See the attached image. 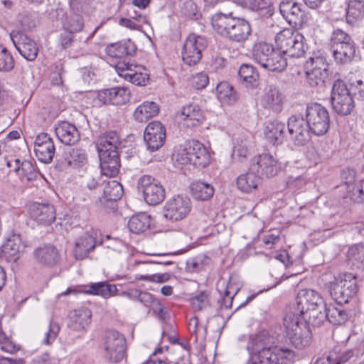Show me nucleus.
<instances>
[{
  "label": "nucleus",
  "instance_id": "f257e3e1",
  "mask_svg": "<svg viewBox=\"0 0 364 364\" xmlns=\"http://www.w3.org/2000/svg\"><path fill=\"white\" fill-rule=\"evenodd\" d=\"M213 29L229 41L242 43L252 34L250 23L244 18L235 17L232 13H217L211 17Z\"/></svg>",
  "mask_w": 364,
  "mask_h": 364
},
{
  "label": "nucleus",
  "instance_id": "f03ea898",
  "mask_svg": "<svg viewBox=\"0 0 364 364\" xmlns=\"http://www.w3.org/2000/svg\"><path fill=\"white\" fill-rule=\"evenodd\" d=\"M252 55L255 60L269 71L282 72L287 68V60L284 53L265 42L255 44Z\"/></svg>",
  "mask_w": 364,
  "mask_h": 364
},
{
  "label": "nucleus",
  "instance_id": "7ed1b4c3",
  "mask_svg": "<svg viewBox=\"0 0 364 364\" xmlns=\"http://www.w3.org/2000/svg\"><path fill=\"white\" fill-rule=\"evenodd\" d=\"M247 364H292L296 358V353L288 348L279 346L255 348Z\"/></svg>",
  "mask_w": 364,
  "mask_h": 364
},
{
  "label": "nucleus",
  "instance_id": "20e7f679",
  "mask_svg": "<svg viewBox=\"0 0 364 364\" xmlns=\"http://www.w3.org/2000/svg\"><path fill=\"white\" fill-rule=\"evenodd\" d=\"M327 287L337 304L348 303L358 289L355 276L348 272L333 276Z\"/></svg>",
  "mask_w": 364,
  "mask_h": 364
},
{
  "label": "nucleus",
  "instance_id": "39448f33",
  "mask_svg": "<svg viewBox=\"0 0 364 364\" xmlns=\"http://www.w3.org/2000/svg\"><path fill=\"white\" fill-rule=\"evenodd\" d=\"M284 326L291 343L299 349L306 348L311 342V331L306 321L300 319L296 313H288L284 318Z\"/></svg>",
  "mask_w": 364,
  "mask_h": 364
},
{
  "label": "nucleus",
  "instance_id": "423d86ee",
  "mask_svg": "<svg viewBox=\"0 0 364 364\" xmlns=\"http://www.w3.org/2000/svg\"><path fill=\"white\" fill-rule=\"evenodd\" d=\"M296 304V315L299 313L304 320L312 326V315L322 312L326 304L321 294L313 289L301 290L297 296Z\"/></svg>",
  "mask_w": 364,
  "mask_h": 364
},
{
  "label": "nucleus",
  "instance_id": "0eeeda50",
  "mask_svg": "<svg viewBox=\"0 0 364 364\" xmlns=\"http://www.w3.org/2000/svg\"><path fill=\"white\" fill-rule=\"evenodd\" d=\"M305 119L316 136H323L327 133L330 126V117L327 109L318 103L307 105Z\"/></svg>",
  "mask_w": 364,
  "mask_h": 364
},
{
  "label": "nucleus",
  "instance_id": "6e6552de",
  "mask_svg": "<svg viewBox=\"0 0 364 364\" xmlns=\"http://www.w3.org/2000/svg\"><path fill=\"white\" fill-rule=\"evenodd\" d=\"M126 340L124 336L114 330L105 333L103 341L105 357L109 362L117 363L125 355Z\"/></svg>",
  "mask_w": 364,
  "mask_h": 364
},
{
  "label": "nucleus",
  "instance_id": "1a4fd4ad",
  "mask_svg": "<svg viewBox=\"0 0 364 364\" xmlns=\"http://www.w3.org/2000/svg\"><path fill=\"white\" fill-rule=\"evenodd\" d=\"M138 190L143 193L145 201L156 205L165 198V189L161 183L150 175H144L138 179Z\"/></svg>",
  "mask_w": 364,
  "mask_h": 364
},
{
  "label": "nucleus",
  "instance_id": "9d476101",
  "mask_svg": "<svg viewBox=\"0 0 364 364\" xmlns=\"http://www.w3.org/2000/svg\"><path fill=\"white\" fill-rule=\"evenodd\" d=\"M208 46L207 39L202 36H198L194 33L190 34L186 39L183 50V61L188 65H193L197 64L202 58V52Z\"/></svg>",
  "mask_w": 364,
  "mask_h": 364
},
{
  "label": "nucleus",
  "instance_id": "9b49d317",
  "mask_svg": "<svg viewBox=\"0 0 364 364\" xmlns=\"http://www.w3.org/2000/svg\"><path fill=\"white\" fill-rule=\"evenodd\" d=\"M191 207V201L188 197L178 195L166 202L163 215L166 220L178 221L189 214Z\"/></svg>",
  "mask_w": 364,
  "mask_h": 364
},
{
  "label": "nucleus",
  "instance_id": "f8f14e48",
  "mask_svg": "<svg viewBox=\"0 0 364 364\" xmlns=\"http://www.w3.org/2000/svg\"><path fill=\"white\" fill-rule=\"evenodd\" d=\"M326 304L322 312L312 315L311 321L314 326H320L324 321L328 320L333 325H342L349 318V314L343 309L341 304Z\"/></svg>",
  "mask_w": 364,
  "mask_h": 364
},
{
  "label": "nucleus",
  "instance_id": "ddd939ff",
  "mask_svg": "<svg viewBox=\"0 0 364 364\" xmlns=\"http://www.w3.org/2000/svg\"><path fill=\"white\" fill-rule=\"evenodd\" d=\"M288 132L295 145L303 146L311 139V130L303 117L293 115L287 122Z\"/></svg>",
  "mask_w": 364,
  "mask_h": 364
},
{
  "label": "nucleus",
  "instance_id": "4468645a",
  "mask_svg": "<svg viewBox=\"0 0 364 364\" xmlns=\"http://www.w3.org/2000/svg\"><path fill=\"white\" fill-rule=\"evenodd\" d=\"M10 38L16 50L26 60L33 61L37 58L38 48L34 40L21 31H12Z\"/></svg>",
  "mask_w": 364,
  "mask_h": 364
},
{
  "label": "nucleus",
  "instance_id": "2eb2a0df",
  "mask_svg": "<svg viewBox=\"0 0 364 364\" xmlns=\"http://www.w3.org/2000/svg\"><path fill=\"white\" fill-rule=\"evenodd\" d=\"M165 139L166 129L160 122L153 121L146 126L144 140L148 150L153 152L159 149Z\"/></svg>",
  "mask_w": 364,
  "mask_h": 364
},
{
  "label": "nucleus",
  "instance_id": "dca6fc26",
  "mask_svg": "<svg viewBox=\"0 0 364 364\" xmlns=\"http://www.w3.org/2000/svg\"><path fill=\"white\" fill-rule=\"evenodd\" d=\"M250 170L255 171L260 177H272L277 173V160L271 154H262L252 159Z\"/></svg>",
  "mask_w": 364,
  "mask_h": 364
},
{
  "label": "nucleus",
  "instance_id": "f3484780",
  "mask_svg": "<svg viewBox=\"0 0 364 364\" xmlns=\"http://www.w3.org/2000/svg\"><path fill=\"white\" fill-rule=\"evenodd\" d=\"M279 11L290 24L301 26L306 23L304 11L301 5L293 0H284L280 3Z\"/></svg>",
  "mask_w": 364,
  "mask_h": 364
},
{
  "label": "nucleus",
  "instance_id": "a211bd4d",
  "mask_svg": "<svg viewBox=\"0 0 364 364\" xmlns=\"http://www.w3.org/2000/svg\"><path fill=\"white\" fill-rule=\"evenodd\" d=\"M34 144V151L38 159L44 164L50 163L55 147L50 136L47 133H41L36 136Z\"/></svg>",
  "mask_w": 364,
  "mask_h": 364
},
{
  "label": "nucleus",
  "instance_id": "6ab92c4d",
  "mask_svg": "<svg viewBox=\"0 0 364 364\" xmlns=\"http://www.w3.org/2000/svg\"><path fill=\"white\" fill-rule=\"evenodd\" d=\"M29 213L33 220L43 225H50L56 218L55 209L49 203H32L29 206Z\"/></svg>",
  "mask_w": 364,
  "mask_h": 364
},
{
  "label": "nucleus",
  "instance_id": "aec40b11",
  "mask_svg": "<svg viewBox=\"0 0 364 364\" xmlns=\"http://www.w3.org/2000/svg\"><path fill=\"white\" fill-rule=\"evenodd\" d=\"M129 91L123 87H116L110 89H105L100 90L97 93L98 100L105 105H124L129 100Z\"/></svg>",
  "mask_w": 364,
  "mask_h": 364
},
{
  "label": "nucleus",
  "instance_id": "412c9836",
  "mask_svg": "<svg viewBox=\"0 0 364 364\" xmlns=\"http://www.w3.org/2000/svg\"><path fill=\"white\" fill-rule=\"evenodd\" d=\"M97 245V232L92 230L79 237L75 245L73 255L77 260H82L88 257Z\"/></svg>",
  "mask_w": 364,
  "mask_h": 364
},
{
  "label": "nucleus",
  "instance_id": "4be33fe9",
  "mask_svg": "<svg viewBox=\"0 0 364 364\" xmlns=\"http://www.w3.org/2000/svg\"><path fill=\"white\" fill-rule=\"evenodd\" d=\"M87 162V154L84 149L80 148H72L65 152L63 159L57 160L56 167L60 171H63L69 166L75 168L83 166Z\"/></svg>",
  "mask_w": 364,
  "mask_h": 364
},
{
  "label": "nucleus",
  "instance_id": "5701e85b",
  "mask_svg": "<svg viewBox=\"0 0 364 364\" xmlns=\"http://www.w3.org/2000/svg\"><path fill=\"white\" fill-rule=\"evenodd\" d=\"M283 95L279 89L275 85H268L262 98V106L273 112H279L282 110Z\"/></svg>",
  "mask_w": 364,
  "mask_h": 364
},
{
  "label": "nucleus",
  "instance_id": "b1692460",
  "mask_svg": "<svg viewBox=\"0 0 364 364\" xmlns=\"http://www.w3.org/2000/svg\"><path fill=\"white\" fill-rule=\"evenodd\" d=\"M261 184V178L250 166L246 173L239 175L236 178L237 188L245 193H252Z\"/></svg>",
  "mask_w": 364,
  "mask_h": 364
},
{
  "label": "nucleus",
  "instance_id": "393cba45",
  "mask_svg": "<svg viewBox=\"0 0 364 364\" xmlns=\"http://www.w3.org/2000/svg\"><path fill=\"white\" fill-rule=\"evenodd\" d=\"M117 291L115 285L109 284L107 282L94 283L90 285L89 289L83 290L82 292L88 294L100 295L105 298L109 297ZM82 292L75 288L69 287L66 291L62 292L59 296H68L70 294H77Z\"/></svg>",
  "mask_w": 364,
  "mask_h": 364
},
{
  "label": "nucleus",
  "instance_id": "a878e982",
  "mask_svg": "<svg viewBox=\"0 0 364 364\" xmlns=\"http://www.w3.org/2000/svg\"><path fill=\"white\" fill-rule=\"evenodd\" d=\"M55 134L58 139L65 145H72L80 139L77 127L68 122H61L55 127Z\"/></svg>",
  "mask_w": 364,
  "mask_h": 364
},
{
  "label": "nucleus",
  "instance_id": "bb28decb",
  "mask_svg": "<svg viewBox=\"0 0 364 364\" xmlns=\"http://www.w3.org/2000/svg\"><path fill=\"white\" fill-rule=\"evenodd\" d=\"M36 260L41 264L51 267L59 261V253L55 246L44 245L38 247L33 252Z\"/></svg>",
  "mask_w": 364,
  "mask_h": 364
},
{
  "label": "nucleus",
  "instance_id": "cd10ccee",
  "mask_svg": "<svg viewBox=\"0 0 364 364\" xmlns=\"http://www.w3.org/2000/svg\"><path fill=\"white\" fill-rule=\"evenodd\" d=\"M180 117L187 127H197L204 119L203 113L197 105H188L183 107Z\"/></svg>",
  "mask_w": 364,
  "mask_h": 364
},
{
  "label": "nucleus",
  "instance_id": "c85d7f7f",
  "mask_svg": "<svg viewBox=\"0 0 364 364\" xmlns=\"http://www.w3.org/2000/svg\"><path fill=\"white\" fill-rule=\"evenodd\" d=\"M286 126L279 121L269 122L264 131L267 140L273 145L280 144L284 141Z\"/></svg>",
  "mask_w": 364,
  "mask_h": 364
},
{
  "label": "nucleus",
  "instance_id": "c756f323",
  "mask_svg": "<svg viewBox=\"0 0 364 364\" xmlns=\"http://www.w3.org/2000/svg\"><path fill=\"white\" fill-rule=\"evenodd\" d=\"M91 318V311L85 308L75 309L70 314L68 327L75 331L83 330Z\"/></svg>",
  "mask_w": 364,
  "mask_h": 364
},
{
  "label": "nucleus",
  "instance_id": "7c9ffc66",
  "mask_svg": "<svg viewBox=\"0 0 364 364\" xmlns=\"http://www.w3.org/2000/svg\"><path fill=\"white\" fill-rule=\"evenodd\" d=\"M333 56L336 63L347 64L353 60L355 55V45L354 41L347 42L331 48Z\"/></svg>",
  "mask_w": 364,
  "mask_h": 364
},
{
  "label": "nucleus",
  "instance_id": "2f4dec72",
  "mask_svg": "<svg viewBox=\"0 0 364 364\" xmlns=\"http://www.w3.org/2000/svg\"><path fill=\"white\" fill-rule=\"evenodd\" d=\"M136 49L134 42L131 40L116 43L107 47L106 51L112 58H121L132 55Z\"/></svg>",
  "mask_w": 364,
  "mask_h": 364
},
{
  "label": "nucleus",
  "instance_id": "473e14b6",
  "mask_svg": "<svg viewBox=\"0 0 364 364\" xmlns=\"http://www.w3.org/2000/svg\"><path fill=\"white\" fill-rule=\"evenodd\" d=\"M159 112V107L154 102H144L139 105L134 112L135 120L139 122H146L150 118L155 117Z\"/></svg>",
  "mask_w": 364,
  "mask_h": 364
},
{
  "label": "nucleus",
  "instance_id": "72a5a7b5",
  "mask_svg": "<svg viewBox=\"0 0 364 364\" xmlns=\"http://www.w3.org/2000/svg\"><path fill=\"white\" fill-rule=\"evenodd\" d=\"M304 37L299 33H294V36L291 38V42L288 44L285 51V55L292 58H299L304 55L307 46L304 43Z\"/></svg>",
  "mask_w": 364,
  "mask_h": 364
},
{
  "label": "nucleus",
  "instance_id": "f704fd0d",
  "mask_svg": "<svg viewBox=\"0 0 364 364\" xmlns=\"http://www.w3.org/2000/svg\"><path fill=\"white\" fill-rule=\"evenodd\" d=\"M192 196L198 200H207L211 198L214 194L213 186L208 183L198 181L191 185Z\"/></svg>",
  "mask_w": 364,
  "mask_h": 364
},
{
  "label": "nucleus",
  "instance_id": "c9c22d12",
  "mask_svg": "<svg viewBox=\"0 0 364 364\" xmlns=\"http://www.w3.org/2000/svg\"><path fill=\"white\" fill-rule=\"evenodd\" d=\"M190 151H195V158L191 159L192 164L196 167H205L210 163V154L206 147L198 141H193Z\"/></svg>",
  "mask_w": 364,
  "mask_h": 364
},
{
  "label": "nucleus",
  "instance_id": "e433bc0d",
  "mask_svg": "<svg viewBox=\"0 0 364 364\" xmlns=\"http://www.w3.org/2000/svg\"><path fill=\"white\" fill-rule=\"evenodd\" d=\"M364 17V1L349 0L346 10V21L350 24H354Z\"/></svg>",
  "mask_w": 364,
  "mask_h": 364
},
{
  "label": "nucleus",
  "instance_id": "4c0bfd02",
  "mask_svg": "<svg viewBox=\"0 0 364 364\" xmlns=\"http://www.w3.org/2000/svg\"><path fill=\"white\" fill-rule=\"evenodd\" d=\"M151 217L145 213L132 216L128 222L129 230L135 234L144 232L150 228Z\"/></svg>",
  "mask_w": 364,
  "mask_h": 364
},
{
  "label": "nucleus",
  "instance_id": "58836bf2",
  "mask_svg": "<svg viewBox=\"0 0 364 364\" xmlns=\"http://www.w3.org/2000/svg\"><path fill=\"white\" fill-rule=\"evenodd\" d=\"M121 141L117 133L114 131H109L99 138L97 143L98 151L119 150Z\"/></svg>",
  "mask_w": 364,
  "mask_h": 364
},
{
  "label": "nucleus",
  "instance_id": "ea45409f",
  "mask_svg": "<svg viewBox=\"0 0 364 364\" xmlns=\"http://www.w3.org/2000/svg\"><path fill=\"white\" fill-rule=\"evenodd\" d=\"M26 245L23 244L21 235L13 232L8 237L4 245V251L13 257H17L18 252L23 251Z\"/></svg>",
  "mask_w": 364,
  "mask_h": 364
},
{
  "label": "nucleus",
  "instance_id": "a19ab883",
  "mask_svg": "<svg viewBox=\"0 0 364 364\" xmlns=\"http://www.w3.org/2000/svg\"><path fill=\"white\" fill-rule=\"evenodd\" d=\"M218 100L227 105H232L237 100V95L232 86L227 82H220L216 87Z\"/></svg>",
  "mask_w": 364,
  "mask_h": 364
},
{
  "label": "nucleus",
  "instance_id": "79ce46f5",
  "mask_svg": "<svg viewBox=\"0 0 364 364\" xmlns=\"http://www.w3.org/2000/svg\"><path fill=\"white\" fill-rule=\"evenodd\" d=\"M331 102L334 111L341 115L350 114L354 108V102L351 95L340 98L338 97L336 100Z\"/></svg>",
  "mask_w": 364,
  "mask_h": 364
},
{
  "label": "nucleus",
  "instance_id": "37998d69",
  "mask_svg": "<svg viewBox=\"0 0 364 364\" xmlns=\"http://www.w3.org/2000/svg\"><path fill=\"white\" fill-rule=\"evenodd\" d=\"M122 186L114 180L107 181L103 188V197L106 200L116 201L122 198Z\"/></svg>",
  "mask_w": 364,
  "mask_h": 364
},
{
  "label": "nucleus",
  "instance_id": "c03bdc74",
  "mask_svg": "<svg viewBox=\"0 0 364 364\" xmlns=\"http://www.w3.org/2000/svg\"><path fill=\"white\" fill-rule=\"evenodd\" d=\"M305 73L328 72V63L324 56L314 55L310 57L304 64Z\"/></svg>",
  "mask_w": 364,
  "mask_h": 364
},
{
  "label": "nucleus",
  "instance_id": "a18cd8bd",
  "mask_svg": "<svg viewBox=\"0 0 364 364\" xmlns=\"http://www.w3.org/2000/svg\"><path fill=\"white\" fill-rule=\"evenodd\" d=\"M306 82L311 87L321 91L326 87L328 79L329 72H309L305 73Z\"/></svg>",
  "mask_w": 364,
  "mask_h": 364
},
{
  "label": "nucleus",
  "instance_id": "49530a36",
  "mask_svg": "<svg viewBox=\"0 0 364 364\" xmlns=\"http://www.w3.org/2000/svg\"><path fill=\"white\" fill-rule=\"evenodd\" d=\"M14 163L16 164L14 171L20 176L24 177L28 181L36 177V168L31 161L26 160L20 164L19 159H15Z\"/></svg>",
  "mask_w": 364,
  "mask_h": 364
},
{
  "label": "nucleus",
  "instance_id": "de8ad7c7",
  "mask_svg": "<svg viewBox=\"0 0 364 364\" xmlns=\"http://www.w3.org/2000/svg\"><path fill=\"white\" fill-rule=\"evenodd\" d=\"M84 26V21L82 17L76 12L66 16L63 21V27L65 30L69 33H77L82 30Z\"/></svg>",
  "mask_w": 364,
  "mask_h": 364
},
{
  "label": "nucleus",
  "instance_id": "09e8293b",
  "mask_svg": "<svg viewBox=\"0 0 364 364\" xmlns=\"http://www.w3.org/2000/svg\"><path fill=\"white\" fill-rule=\"evenodd\" d=\"M115 69L120 77L129 81V80L134 75L135 72H138V70H143L144 66L132 64L129 62H119L116 65Z\"/></svg>",
  "mask_w": 364,
  "mask_h": 364
},
{
  "label": "nucleus",
  "instance_id": "8fccbe9b",
  "mask_svg": "<svg viewBox=\"0 0 364 364\" xmlns=\"http://www.w3.org/2000/svg\"><path fill=\"white\" fill-rule=\"evenodd\" d=\"M238 75L241 80L252 86L256 85L259 77V75L254 67L250 64L242 65L238 70Z\"/></svg>",
  "mask_w": 364,
  "mask_h": 364
},
{
  "label": "nucleus",
  "instance_id": "3c124183",
  "mask_svg": "<svg viewBox=\"0 0 364 364\" xmlns=\"http://www.w3.org/2000/svg\"><path fill=\"white\" fill-rule=\"evenodd\" d=\"M346 198L355 203L364 202V186L363 182L357 183H346Z\"/></svg>",
  "mask_w": 364,
  "mask_h": 364
},
{
  "label": "nucleus",
  "instance_id": "603ef678",
  "mask_svg": "<svg viewBox=\"0 0 364 364\" xmlns=\"http://www.w3.org/2000/svg\"><path fill=\"white\" fill-rule=\"evenodd\" d=\"M297 31H294L292 28H284L279 31L275 36V45L277 48L282 53L285 51L288 44L291 43V38L294 36V33Z\"/></svg>",
  "mask_w": 364,
  "mask_h": 364
},
{
  "label": "nucleus",
  "instance_id": "864d4df0",
  "mask_svg": "<svg viewBox=\"0 0 364 364\" xmlns=\"http://www.w3.org/2000/svg\"><path fill=\"white\" fill-rule=\"evenodd\" d=\"M191 304L195 311H203L210 307V296L207 291H203L191 298Z\"/></svg>",
  "mask_w": 364,
  "mask_h": 364
},
{
  "label": "nucleus",
  "instance_id": "5fc2aeb1",
  "mask_svg": "<svg viewBox=\"0 0 364 364\" xmlns=\"http://www.w3.org/2000/svg\"><path fill=\"white\" fill-rule=\"evenodd\" d=\"M14 60L6 48L0 45V72L6 73L14 68Z\"/></svg>",
  "mask_w": 364,
  "mask_h": 364
},
{
  "label": "nucleus",
  "instance_id": "6e6d98bb",
  "mask_svg": "<svg viewBox=\"0 0 364 364\" xmlns=\"http://www.w3.org/2000/svg\"><path fill=\"white\" fill-rule=\"evenodd\" d=\"M235 4L242 8L256 11L266 9L270 4L264 0H233Z\"/></svg>",
  "mask_w": 364,
  "mask_h": 364
},
{
  "label": "nucleus",
  "instance_id": "4d7b16f0",
  "mask_svg": "<svg viewBox=\"0 0 364 364\" xmlns=\"http://www.w3.org/2000/svg\"><path fill=\"white\" fill-rule=\"evenodd\" d=\"M353 41L351 37L341 29L334 30L331 36V48L341 45H345L347 42Z\"/></svg>",
  "mask_w": 364,
  "mask_h": 364
},
{
  "label": "nucleus",
  "instance_id": "13d9d810",
  "mask_svg": "<svg viewBox=\"0 0 364 364\" xmlns=\"http://www.w3.org/2000/svg\"><path fill=\"white\" fill-rule=\"evenodd\" d=\"M347 257L349 261L353 262V264L356 262L359 267V264L364 262V247L360 245L350 247L347 252Z\"/></svg>",
  "mask_w": 364,
  "mask_h": 364
},
{
  "label": "nucleus",
  "instance_id": "bf43d9fd",
  "mask_svg": "<svg viewBox=\"0 0 364 364\" xmlns=\"http://www.w3.org/2000/svg\"><path fill=\"white\" fill-rule=\"evenodd\" d=\"M346 95H350V93L346 83L340 79L336 80L332 87L331 101Z\"/></svg>",
  "mask_w": 364,
  "mask_h": 364
},
{
  "label": "nucleus",
  "instance_id": "052dcab7",
  "mask_svg": "<svg viewBox=\"0 0 364 364\" xmlns=\"http://www.w3.org/2000/svg\"><path fill=\"white\" fill-rule=\"evenodd\" d=\"M181 12L187 18L197 19L200 16L196 4L192 0H186L181 7Z\"/></svg>",
  "mask_w": 364,
  "mask_h": 364
},
{
  "label": "nucleus",
  "instance_id": "680f3d73",
  "mask_svg": "<svg viewBox=\"0 0 364 364\" xmlns=\"http://www.w3.org/2000/svg\"><path fill=\"white\" fill-rule=\"evenodd\" d=\"M119 167L120 161H105L100 164L102 173L109 177L115 176L119 173Z\"/></svg>",
  "mask_w": 364,
  "mask_h": 364
},
{
  "label": "nucleus",
  "instance_id": "e2e57ef3",
  "mask_svg": "<svg viewBox=\"0 0 364 364\" xmlns=\"http://www.w3.org/2000/svg\"><path fill=\"white\" fill-rule=\"evenodd\" d=\"M209 82V77L207 73L201 72L193 75L191 79L192 85L197 90L204 89Z\"/></svg>",
  "mask_w": 364,
  "mask_h": 364
},
{
  "label": "nucleus",
  "instance_id": "0e129e2a",
  "mask_svg": "<svg viewBox=\"0 0 364 364\" xmlns=\"http://www.w3.org/2000/svg\"><path fill=\"white\" fill-rule=\"evenodd\" d=\"M60 326L58 323L51 321L49 324V329L45 334L43 343L49 345L55 341L60 331Z\"/></svg>",
  "mask_w": 364,
  "mask_h": 364
},
{
  "label": "nucleus",
  "instance_id": "69168bd1",
  "mask_svg": "<svg viewBox=\"0 0 364 364\" xmlns=\"http://www.w3.org/2000/svg\"><path fill=\"white\" fill-rule=\"evenodd\" d=\"M136 279L143 281H149L151 282L164 283L169 280L170 275L168 273L139 274L136 276Z\"/></svg>",
  "mask_w": 364,
  "mask_h": 364
},
{
  "label": "nucleus",
  "instance_id": "338daca9",
  "mask_svg": "<svg viewBox=\"0 0 364 364\" xmlns=\"http://www.w3.org/2000/svg\"><path fill=\"white\" fill-rule=\"evenodd\" d=\"M239 291V287H233L231 282H229L224 291L223 304L226 308L230 307L233 297Z\"/></svg>",
  "mask_w": 364,
  "mask_h": 364
},
{
  "label": "nucleus",
  "instance_id": "774afa93",
  "mask_svg": "<svg viewBox=\"0 0 364 364\" xmlns=\"http://www.w3.org/2000/svg\"><path fill=\"white\" fill-rule=\"evenodd\" d=\"M351 90L354 95L361 100H364V77L350 83Z\"/></svg>",
  "mask_w": 364,
  "mask_h": 364
}]
</instances>
